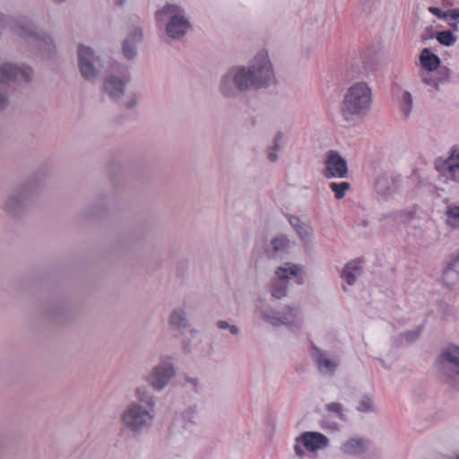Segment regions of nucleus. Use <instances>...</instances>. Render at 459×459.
<instances>
[{
  "label": "nucleus",
  "mask_w": 459,
  "mask_h": 459,
  "mask_svg": "<svg viewBox=\"0 0 459 459\" xmlns=\"http://www.w3.org/2000/svg\"><path fill=\"white\" fill-rule=\"evenodd\" d=\"M274 72L268 53L258 52L248 66H232L221 76L220 92L225 98H236L250 89H266L275 82Z\"/></svg>",
  "instance_id": "nucleus-1"
},
{
  "label": "nucleus",
  "mask_w": 459,
  "mask_h": 459,
  "mask_svg": "<svg viewBox=\"0 0 459 459\" xmlns=\"http://www.w3.org/2000/svg\"><path fill=\"white\" fill-rule=\"evenodd\" d=\"M48 168H40L32 178L24 182L18 193L8 197L4 204L5 212L13 218H20L31 199L43 186V180L48 175Z\"/></svg>",
  "instance_id": "nucleus-2"
},
{
  "label": "nucleus",
  "mask_w": 459,
  "mask_h": 459,
  "mask_svg": "<svg viewBox=\"0 0 459 459\" xmlns=\"http://www.w3.org/2000/svg\"><path fill=\"white\" fill-rule=\"evenodd\" d=\"M372 102V91L367 82H357L348 88L340 112L346 121L353 120L356 116L368 113Z\"/></svg>",
  "instance_id": "nucleus-3"
},
{
  "label": "nucleus",
  "mask_w": 459,
  "mask_h": 459,
  "mask_svg": "<svg viewBox=\"0 0 459 459\" xmlns=\"http://www.w3.org/2000/svg\"><path fill=\"white\" fill-rule=\"evenodd\" d=\"M167 15H169V19L165 26L166 35L174 40L182 39L192 28L184 9L178 4L167 3L154 13L157 22H162Z\"/></svg>",
  "instance_id": "nucleus-4"
},
{
  "label": "nucleus",
  "mask_w": 459,
  "mask_h": 459,
  "mask_svg": "<svg viewBox=\"0 0 459 459\" xmlns=\"http://www.w3.org/2000/svg\"><path fill=\"white\" fill-rule=\"evenodd\" d=\"M436 361L439 364L440 371L446 377V383L455 385L458 383L456 376L459 375V346L451 343L443 348Z\"/></svg>",
  "instance_id": "nucleus-5"
},
{
  "label": "nucleus",
  "mask_w": 459,
  "mask_h": 459,
  "mask_svg": "<svg viewBox=\"0 0 459 459\" xmlns=\"http://www.w3.org/2000/svg\"><path fill=\"white\" fill-rule=\"evenodd\" d=\"M152 421L150 411L139 404H133L122 416V422L135 433H140L143 428L151 426Z\"/></svg>",
  "instance_id": "nucleus-6"
},
{
  "label": "nucleus",
  "mask_w": 459,
  "mask_h": 459,
  "mask_svg": "<svg viewBox=\"0 0 459 459\" xmlns=\"http://www.w3.org/2000/svg\"><path fill=\"white\" fill-rule=\"evenodd\" d=\"M328 437L323 433L316 431H304L296 437L294 451L299 457H303L306 453L300 445H302L307 451L314 453L328 446Z\"/></svg>",
  "instance_id": "nucleus-7"
},
{
  "label": "nucleus",
  "mask_w": 459,
  "mask_h": 459,
  "mask_svg": "<svg viewBox=\"0 0 459 459\" xmlns=\"http://www.w3.org/2000/svg\"><path fill=\"white\" fill-rule=\"evenodd\" d=\"M349 173L347 160L339 152L330 150L325 153L323 175L326 178H345Z\"/></svg>",
  "instance_id": "nucleus-8"
},
{
  "label": "nucleus",
  "mask_w": 459,
  "mask_h": 459,
  "mask_svg": "<svg viewBox=\"0 0 459 459\" xmlns=\"http://www.w3.org/2000/svg\"><path fill=\"white\" fill-rule=\"evenodd\" d=\"M44 313L47 318L58 324L69 322L74 316V310L63 295L57 296L54 302L48 304Z\"/></svg>",
  "instance_id": "nucleus-9"
},
{
  "label": "nucleus",
  "mask_w": 459,
  "mask_h": 459,
  "mask_svg": "<svg viewBox=\"0 0 459 459\" xmlns=\"http://www.w3.org/2000/svg\"><path fill=\"white\" fill-rule=\"evenodd\" d=\"M78 67L82 78L86 81H93L98 75V70L91 59L94 58V50L91 47L80 43L77 50Z\"/></svg>",
  "instance_id": "nucleus-10"
},
{
  "label": "nucleus",
  "mask_w": 459,
  "mask_h": 459,
  "mask_svg": "<svg viewBox=\"0 0 459 459\" xmlns=\"http://www.w3.org/2000/svg\"><path fill=\"white\" fill-rule=\"evenodd\" d=\"M176 375V370L172 363L162 361L155 366L147 381L155 390H162Z\"/></svg>",
  "instance_id": "nucleus-11"
},
{
  "label": "nucleus",
  "mask_w": 459,
  "mask_h": 459,
  "mask_svg": "<svg viewBox=\"0 0 459 459\" xmlns=\"http://www.w3.org/2000/svg\"><path fill=\"white\" fill-rule=\"evenodd\" d=\"M20 76H22L26 82L31 81L30 73L22 70L18 65L12 63L0 65V84L11 85L16 83Z\"/></svg>",
  "instance_id": "nucleus-12"
},
{
  "label": "nucleus",
  "mask_w": 459,
  "mask_h": 459,
  "mask_svg": "<svg viewBox=\"0 0 459 459\" xmlns=\"http://www.w3.org/2000/svg\"><path fill=\"white\" fill-rule=\"evenodd\" d=\"M143 40V31L141 27L133 29L122 43V53L127 60H133L137 56V44Z\"/></svg>",
  "instance_id": "nucleus-13"
},
{
  "label": "nucleus",
  "mask_w": 459,
  "mask_h": 459,
  "mask_svg": "<svg viewBox=\"0 0 459 459\" xmlns=\"http://www.w3.org/2000/svg\"><path fill=\"white\" fill-rule=\"evenodd\" d=\"M130 81V76H124L123 79L117 75L106 76L103 82L105 92L113 100L119 99L125 92L126 85Z\"/></svg>",
  "instance_id": "nucleus-14"
},
{
  "label": "nucleus",
  "mask_w": 459,
  "mask_h": 459,
  "mask_svg": "<svg viewBox=\"0 0 459 459\" xmlns=\"http://www.w3.org/2000/svg\"><path fill=\"white\" fill-rule=\"evenodd\" d=\"M24 32L38 43L39 49L50 57L55 52V45L52 37L44 31H36L22 27Z\"/></svg>",
  "instance_id": "nucleus-15"
},
{
  "label": "nucleus",
  "mask_w": 459,
  "mask_h": 459,
  "mask_svg": "<svg viewBox=\"0 0 459 459\" xmlns=\"http://www.w3.org/2000/svg\"><path fill=\"white\" fill-rule=\"evenodd\" d=\"M402 184V177L390 178L385 174L380 175L376 179L375 188L379 195H391L396 193Z\"/></svg>",
  "instance_id": "nucleus-16"
},
{
  "label": "nucleus",
  "mask_w": 459,
  "mask_h": 459,
  "mask_svg": "<svg viewBox=\"0 0 459 459\" xmlns=\"http://www.w3.org/2000/svg\"><path fill=\"white\" fill-rule=\"evenodd\" d=\"M302 274V267L292 263H286L284 266H279L275 270V275L278 280L287 281L291 278H295V281L299 285L304 284Z\"/></svg>",
  "instance_id": "nucleus-17"
},
{
  "label": "nucleus",
  "mask_w": 459,
  "mask_h": 459,
  "mask_svg": "<svg viewBox=\"0 0 459 459\" xmlns=\"http://www.w3.org/2000/svg\"><path fill=\"white\" fill-rule=\"evenodd\" d=\"M435 168L441 175H446V172H453L454 169H459V148L454 145L450 149L446 159H437Z\"/></svg>",
  "instance_id": "nucleus-18"
},
{
  "label": "nucleus",
  "mask_w": 459,
  "mask_h": 459,
  "mask_svg": "<svg viewBox=\"0 0 459 459\" xmlns=\"http://www.w3.org/2000/svg\"><path fill=\"white\" fill-rule=\"evenodd\" d=\"M312 356L316 363L318 369L322 373H329L333 375L337 368V363L325 357V351L318 348L316 344L311 343Z\"/></svg>",
  "instance_id": "nucleus-19"
},
{
  "label": "nucleus",
  "mask_w": 459,
  "mask_h": 459,
  "mask_svg": "<svg viewBox=\"0 0 459 459\" xmlns=\"http://www.w3.org/2000/svg\"><path fill=\"white\" fill-rule=\"evenodd\" d=\"M370 440L364 437H351L342 444V451L349 455H359L368 449Z\"/></svg>",
  "instance_id": "nucleus-20"
},
{
  "label": "nucleus",
  "mask_w": 459,
  "mask_h": 459,
  "mask_svg": "<svg viewBox=\"0 0 459 459\" xmlns=\"http://www.w3.org/2000/svg\"><path fill=\"white\" fill-rule=\"evenodd\" d=\"M420 63L427 73H431L440 67L441 59L430 48H424L420 54Z\"/></svg>",
  "instance_id": "nucleus-21"
},
{
  "label": "nucleus",
  "mask_w": 459,
  "mask_h": 459,
  "mask_svg": "<svg viewBox=\"0 0 459 459\" xmlns=\"http://www.w3.org/2000/svg\"><path fill=\"white\" fill-rule=\"evenodd\" d=\"M363 268L359 265V260H352L347 263L341 273V277L345 280L348 285H353L358 276L361 275Z\"/></svg>",
  "instance_id": "nucleus-22"
},
{
  "label": "nucleus",
  "mask_w": 459,
  "mask_h": 459,
  "mask_svg": "<svg viewBox=\"0 0 459 459\" xmlns=\"http://www.w3.org/2000/svg\"><path fill=\"white\" fill-rule=\"evenodd\" d=\"M416 217V209L411 210H395L381 215V220L397 221L401 223H408Z\"/></svg>",
  "instance_id": "nucleus-23"
},
{
  "label": "nucleus",
  "mask_w": 459,
  "mask_h": 459,
  "mask_svg": "<svg viewBox=\"0 0 459 459\" xmlns=\"http://www.w3.org/2000/svg\"><path fill=\"white\" fill-rule=\"evenodd\" d=\"M169 323L174 330L178 331L186 330L190 325L186 313L182 308H176L172 311Z\"/></svg>",
  "instance_id": "nucleus-24"
},
{
  "label": "nucleus",
  "mask_w": 459,
  "mask_h": 459,
  "mask_svg": "<svg viewBox=\"0 0 459 459\" xmlns=\"http://www.w3.org/2000/svg\"><path fill=\"white\" fill-rule=\"evenodd\" d=\"M361 62L362 67L365 72V75H368V73L373 72L377 69L378 65L377 55L372 51H365L361 55Z\"/></svg>",
  "instance_id": "nucleus-25"
},
{
  "label": "nucleus",
  "mask_w": 459,
  "mask_h": 459,
  "mask_svg": "<svg viewBox=\"0 0 459 459\" xmlns=\"http://www.w3.org/2000/svg\"><path fill=\"white\" fill-rule=\"evenodd\" d=\"M270 292L272 296L276 299H281L287 296L288 292V282L275 280L272 281L270 286Z\"/></svg>",
  "instance_id": "nucleus-26"
},
{
  "label": "nucleus",
  "mask_w": 459,
  "mask_h": 459,
  "mask_svg": "<svg viewBox=\"0 0 459 459\" xmlns=\"http://www.w3.org/2000/svg\"><path fill=\"white\" fill-rule=\"evenodd\" d=\"M436 39L445 47H451L456 42L457 36L451 30H444L436 32Z\"/></svg>",
  "instance_id": "nucleus-27"
},
{
  "label": "nucleus",
  "mask_w": 459,
  "mask_h": 459,
  "mask_svg": "<svg viewBox=\"0 0 459 459\" xmlns=\"http://www.w3.org/2000/svg\"><path fill=\"white\" fill-rule=\"evenodd\" d=\"M283 138V134L281 131H278L273 138V145L267 148V159L271 162H276L278 160L277 152L281 150L280 142Z\"/></svg>",
  "instance_id": "nucleus-28"
},
{
  "label": "nucleus",
  "mask_w": 459,
  "mask_h": 459,
  "mask_svg": "<svg viewBox=\"0 0 459 459\" xmlns=\"http://www.w3.org/2000/svg\"><path fill=\"white\" fill-rule=\"evenodd\" d=\"M330 189L333 192L334 197L337 200H341L345 196L347 190L350 189L351 185L349 182H331L329 184Z\"/></svg>",
  "instance_id": "nucleus-29"
},
{
  "label": "nucleus",
  "mask_w": 459,
  "mask_h": 459,
  "mask_svg": "<svg viewBox=\"0 0 459 459\" xmlns=\"http://www.w3.org/2000/svg\"><path fill=\"white\" fill-rule=\"evenodd\" d=\"M365 75L363 67L359 63H351L346 70V78L348 80L359 79Z\"/></svg>",
  "instance_id": "nucleus-30"
},
{
  "label": "nucleus",
  "mask_w": 459,
  "mask_h": 459,
  "mask_svg": "<svg viewBox=\"0 0 459 459\" xmlns=\"http://www.w3.org/2000/svg\"><path fill=\"white\" fill-rule=\"evenodd\" d=\"M108 169L110 180H111L112 184L114 185V186L116 187L118 184V178H117V177H118L119 174L123 171V167L118 162L111 161L108 166Z\"/></svg>",
  "instance_id": "nucleus-31"
},
{
  "label": "nucleus",
  "mask_w": 459,
  "mask_h": 459,
  "mask_svg": "<svg viewBox=\"0 0 459 459\" xmlns=\"http://www.w3.org/2000/svg\"><path fill=\"white\" fill-rule=\"evenodd\" d=\"M271 247L274 253L281 252L287 248L290 244V240L287 237H276L271 240Z\"/></svg>",
  "instance_id": "nucleus-32"
},
{
  "label": "nucleus",
  "mask_w": 459,
  "mask_h": 459,
  "mask_svg": "<svg viewBox=\"0 0 459 459\" xmlns=\"http://www.w3.org/2000/svg\"><path fill=\"white\" fill-rule=\"evenodd\" d=\"M446 214L449 223L453 228H459V206H448Z\"/></svg>",
  "instance_id": "nucleus-33"
},
{
  "label": "nucleus",
  "mask_w": 459,
  "mask_h": 459,
  "mask_svg": "<svg viewBox=\"0 0 459 459\" xmlns=\"http://www.w3.org/2000/svg\"><path fill=\"white\" fill-rule=\"evenodd\" d=\"M196 412H197V406L195 404L189 406L187 409H186L182 412V419L185 421V428H187L189 425L195 424V421L193 420V419L195 418Z\"/></svg>",
  "instance_id": "nucleus-34"
},
{
  "label": "nucleus",
  "mask_w": 459,
  "mask_h": 459,
  "mask_svg": "<svg viewBox=\"0 0 459 459\" xmlns=\"http://www.w3.org/2000/svg\"><path fill=\"white\" fill-rule=\"evenodd\" d=\"M422 328L423 325H420L415 330L401 333V337H403L407 343H412L420 337Z\"/></svg>",
  "instance_id": "nucleus-35"
},
{
  "label": "nucleus",
  "mask_w": 459,
  "mask_h": 459,
  "mask_svg": "<svg viewBox=\"0 0 459 459\" xmlns=\"http://www.w3.org/2000/svg\"><path fill=\"white\" fill-rule=\"evenodd\" d=\"M356 409L360 412H368L374 411V404L368 396H363V398L359 402Z\"/></svg>",
  "instance_id": "nucleus-36"
},
{
  "label": "nucleus",
  "mask_w": 459,
  "mask_h": 459,
  "mask_svg": "<svg viewBox=\"0 0 459 459\" xmlns=\"http://www.w3.org/2000/svg\"><path fill=\"white\" fill-rule=\"evenodd\" d=\"M412 96L411 94L405 91L403 93V112L405 117H408L412 108Z\"/></svg>",
  "instance_id": "nucleus-37"
},
{
  "label": "nucleus",
  "mask_w": 459,
  "mask_h": 459,
  "mask_svg": "<svg viewBox=\"0 0 459 459\" xmlns=\"http://www.w3.org/2000/svg\"><path fill=\"white\" fill-rule=\"evenodd\" d=\"M325 408L328 411L334 412L340 420H346V416L342 412V405L341 403L336 402L330 403L326 404Z\"/></svg>",
  "instance_id": "nucleus-38"
},
{
  "label": "nucleus",
  "mask_w": 459,
  "mask_h": 459,
  "mask_svg": "<svg viewBox=\"0 0 459 459\" xmlns=\"http://www.w3.org/2000/svg\"><path fill=\"white\" fill-rule=\"evenodd\" d=\"M449 272H455L456 274H459V253L451 257L444 270L445 274H447Z\"/></svg>",
  "instance_id": "nucleus-39"
},
{
  "label": "nucleus",
  "mask_w": 459,
  "mask_h": 459,
  "mask_svg": "<svg viewBox=\"0 0 459 459\" xmlns=\"http://www.w3.org/2000/svg\"><path fill=\"white\" fill-rule=\"evenodd\" d=\"M105 213V206L103 204L94 205L85 212V216L90 217H101Z\"/></svg>",
  "instance_id": "nucleus-40"
},
{
  "label": "nucleus",
  "mask_w": 459,
  "mask_h": 459,
  "mask_svg": "<svg viewBox=\"0 0 459 459\" xmlns=\"http://www.w3.org/2000/svg\"><path fill=\"white\" fill-rule=\"evenodd\" d=\"M446 20L451 19L455 22L454 23L449 22L450 27H452L454 30H457V22H459V9L458 8L450 9V10L446 11Z\"/></svg>",
  "instance_id": "nucleus-41"
},
{
  "label": "nucleus",
  "mask_w": 459,
  "mask_h": 459,
  "mask_svg": "<svg viewBox=\"0 0 459 459\" xmlns=\"http://www.w3.org/2000/svg\"><path fill=\"white\" fill-rule=\"evenodd\" d=\"M436 71L437 72V74L439 75L437 78L439 82H444L449 81L450 74L452 72L448 67L442 66L440 65V67Z\"/></svg>",
  "instance_id": "nucleus-42"
},
{
  "label": "nucleus",
  "mask_w": 459,
  "mask_h": 459,
  "mask_svg": "<svg viewBox=\"0 0 459 459\" xmlns=\"http://www.w3.org/2000/svg\"><path fill=\"white\" fill-rule=\"evenodd\" d=\"M421 77H422V82L425 84L433 86L437 91L439 90V82H438L437 78V79L432 78V76L429 75V73H427L426 74H422Z\"/></svg>",
  "instance_id": "nucleus-43"
},
{
  "label": "nucleus",
  "mask_w": 459,
  "mask_h": 459,
  "mask_svg": "<svg viewBox=\"0 0 459 459\" xmlns=\"http://www.w3.org/2000/svg\"><path fill=\"white\" fill-rule=\"evenodd\" d=\"M428 10L430 13L437 16V18L446 20V11H443L441 8L437 6H429Z\"/></svg>",
  "instance_id": "nucleus-44"
},
{
  "label": "nucleus",
  "mask_w": 459,
  "mask_h": 459,
  "mask_svg": "<svg viewBox=\"0 0 459 459\" xmlns=\"http://www.w3.org/2000/svg\"><path fill=\"white\" fill-rule=\"evenodd\" d=\"M262 318L271 324L273 326H277V319H279V316H272L270 313L263 311L261 315Z\"/></svg>",
  "instance_id": "nucleus-45"
},
{
  "label": "nucleus",
  "mask_w": 459,
  "mask_h": 459,
  "mask_svg": "<svg viewBox=\"0 0 459 459\" xmlns=\"http://www.w3.org/2000/svg\"><path fill=\"white\" fill-rule=\"evenodd\" d=\"M436 32L437 31L434 30L432 26L427 27L421 36L422 41H425L429 39H436Z\"/></svg>",
  "instance_id": "nucleus-46"
},
{
  "label": "nucleus",
  "mask_w": 459,
  "mask_h": 459,
  "mask_svg": "<svg viewBox=\"0 0 459 459\" xmlns=\"http://www.w3.org/2000/svg\"><path fill=\"white\" fill-rule=\"evenodd\" d=\"M289 222L295 230H297L298 228L304 230V223L300 221V219L298 216H290L289 218Z\"/></svg>",
  "instance_id": "nucleus-47"
},
{
  "label": "nucleus",
  "mask_w": 459,
  "mask_h": 459,
  "mask_svg": "<svg viewBox=\"0 0 459 459\" xmlns=\"http://www.w3.org/2000/svg\"><path fill=\"white\" fill-rule=\"evenodd\" d=\"M9 105V99L6 94L0 92V111L4 110Z\"/></svg>",
  "instance_id": "nucleus-48"
},
{
  "label": "nucleus",
  "mask_w": 459,
  "mask_h": 459,
  "mask_svg": "<svg viewBox=\"0 0 459 459\" xmlns=\"http://www.w3.org/2000/svg\"><path fill=\"white\" fill-rule=\"evenodd\" d=\"M137 104V96L135 93H132V99L125 103V107L128 109H132Z\"/></svg>",
  "instance_id": "nucleus-49"
},
{
  "label": "nucleus",
  "mask_w": 459,
  "mask_h": 459,
  "mask_svg": "<svg viewBox=\"0 0 459 459\" xmlns=\"http://www.w3.org/2000/svg\"><path fill=\"white\" fill-rule=\"evenodd\" d=\"M459 169H454L453 172H446V175H443L444 177H446L447 178H450L451 180L459 183V173H457Z\"/></svg>",
  "instance_id": "nucleus-50"
},
{
  "label": "nucleus",
  "mask_w": 459,
  "mask_h": 459,
  "mask_svg": "<svg viewBox=\"0 0 459 459\" xmlns=\"http://www.w3.org/2000/svg\"><path fill=\"white\" fill-rule=\"evenodd\" d=\"M141 392H142V389L141 388H137V394L140 396V401L141 402H145L149 406L153 407L154 406L153 397L151 396V397H148L146 400H144V398H143L141 396Z\"/></svg>",
  "instance_id": "nucleus-51"
},
{
  "label": "nucleus",
  "mask_w": 459,
  "mask_h": 459,
  "mask_svg": "<svg viewBox=\"0 0 459 459\" xmlns=\"http://www.w3.org/2000/svg\"><path fill=\"white\" fill-rule=\"evenodd\" d=\"M296 230H297V233L299 236V238L302 239L307 238L309 235L307 226L305 224H304V230L298 228Z\"/></svg>",
  "instance_id": "nucleus-52"
},
{
  "label": "nucleus",
  "mask_w": 459,
  "mask_h": 459,
  "mask_svg": "<svg viewBox=\"0 0 459 459\" xmlns=\"http://www.w3.org/2000/svg\"><path fill=\"white\" fill-rule=\"evenodd\" d=\"M186 382L190 383L193 385V387H194V391L195 393H198V378H195V377H187L186 378Z\"/></svg>",
  "instance_id": "nucleus-53"
},
{
  "label": "nucleus",
  "mask_w": 459,
  "mask_h": 459,
  "mask_svg": "<svg viewBox=\"0 0 459 459\" xmlns=\"http://www.w3.org/2000/svg\"><path fill=\"white\" fill-rule=\"evenodd\" d=\"M217 326L220 328V329H222V330H229L230 329V325L227 322V321H224V320H219L217 322Z\"/></svg>",
  "instance_id": "nucleus-54"
},
{
  "label": "nucleus",
  "mask_w": 459,
  "mask_h": 459,
  "mask_svg": "<svg viewBox=\"0 0 459 459\" xmlns=\"http://www.w3.org/2000/svg\"><path fill=\"white\" fill-rule=\"evenodd\" d=\"M289 324V319L286 316H279V319H277V326L281 325H287Z\"/></svg>",
  "instance_id": "nucleus-55"
},
{
  "label": "nucleus",
  "mask_w": 459,
  "mask_h": 459,
  "mask_svg": "<svg viewBox=\"0 0 459 459\" xmlns=\"http://www.w3.org/2000/svg\"><path fill=\"white\" fill-rule=\"evenodd\" d=\"M230 332L233 334V335H237L239 333V329L238 326L236 325H230Z\"/></svg>",
  "instance_id": "nucleus-56"
},
{
  "label": "nucleus",
  "mask_w": 459,
  "mask_h": 459,
  "mask_svg": "<svg viewBox=\"0 0 459 459\" xmlns=\"http://www.w3.org/2000/svg\"><path fill=\"white\" fill-rule=\"evenodd\" d=\"M403 337H401V334H400L399 337L394 340V346L396 348L401 347L402 342H403Z\"/></svg>",
  "instance_id": "nucleus-57"
},
{
  "label": "nucleus",
  "mask_w": 459,
  "mask_h": 459,
  "mask_svg": "<svg viewBox=\"0 0 459 459\" xmlns=\"http://www.w3.org/2000/svg\"><path fill=\"white\" fill-rule=\"evenodd\" d=\"M360 225L362 227H368L369 225V222L368 220H363L361 222H360Z\"/></svg>",
  "instance_id": "nucleus-58"
},
{
  "label": "nucleus",
  "mask_w": 459,
  "mask_h": 459,
  "mask_svg": "<svg viewBox=\"0 0 459 459\" xmlns=\"http://www.w3.org/2000/svg\"><path fill=\"white\" fill-rule=\"evenodd\" d=\"M115 1H116V4H117L118 6H123L126 0H115Z\"/></svg>",
  "instance_id": "nucleus-59"
},
{
  "label": "nucleus",
  "mask_w": 459,
  "mask_h": 459,
  "mask_svg": "<svg viewBox=\"0 0 459 459\" xmlns=\"http://www.w3.org/2000/svg\"><path fill=\"white\" fill-rule=\"evenodd\" d=\"M55 3L56 4H61V3H64L65 2L66 0H53Z\"/></svg>",
  "instance_id": "nucleus-60"
},
{
  "label": "nucleus",
  "mask_w": 459,
  "mask_h": 459,
  "mask_svg": "<svg viewBox=\"0 0 459 459\" xmlns=\"http://www.w3.org/2000/svg\"><path fill=\"white\" fill-rule=\"evenodd\" d=\"M342 290H343L344 291H347V288H346L344 285L342 286Z\"/></svg>",
  "instance_id": "nucleus-61"
},
{
  "label": "nucleus",
  "mask_w": 459,
  "mask_h": 459,
  "mask_svg": "<svg viewBox=\"0 0 459 459\" xmlns=\"http://www.w3.org/2000/svg\"><path fill=\"white\" fill-rule=\"evenodd\" d=\"M455 459H459V455L456 456V458H455Z\"/></svg>",
  "instance_id": "nucleus-62"
}]
</instances>
